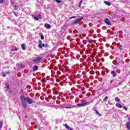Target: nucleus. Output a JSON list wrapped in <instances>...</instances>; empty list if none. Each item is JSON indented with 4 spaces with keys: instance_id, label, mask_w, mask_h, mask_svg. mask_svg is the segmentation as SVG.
<instances>
[{
    "instance_id": "nucleus-21",
    "label": "nucleus",
    "mask_w": 130,
    "mask_h": 130,
    "mask_svg": "<svg viewBox=\"0 0 130 130\" xmlns=\"http://www.w3.org/2000/svg\"><path fill=\"white\" fill-rule=\"evenodd\" d=\"M65 108L67 109H71L72 108H74V106L66 107Z\"/></svg>"
},
{
    "instance_id": "nucleus-29",
    "label": "nucleus",
    "mask_w": 130,
    "mask_h": 130,
    "mask_svg": "<svg viewBox=\"0 0 130 130\" xmlns=\"http://www.w3.org/2000/svg\"><path fill=\"white\" fill-rule=\"evenodd\" d=\"M13 14H14L15 17H18V14H17V13L16 12H15V11L13 12Z\"/></svg>"
},
{
    "instance_id": "nucleus-5",
    "label": "nucleus",
    "mask_w": 130,
    "mask_h": 130,
    "mask_svg": "<svg viewBox=\"0 0 130 130\" xmlns=\"http://www.w3.org/2000/svg\"><path fill=\"white\" fill-rule=\"evenodd\" d=\"M34 19L35 21H38L40 19H42V16L41 15L39 14L37 16L34 17Z\"/></svg>"
},
{
    "instance_id": "nucleus-34",
    "label": "nucleus",
    "mask_w": 130,
    "mask_h": 130,
    "mask_svg": "<svg viewBox=\"0 0 130 130\" xmlns=\"http://www.w3.org/2000/svg\"><path fill=\"white\" fill-rule=\"evenodd\" d=\"M76 18V16H73L70 18V20H72V19H75Z\"/></svg>"
},
{
    "instance_id": "nucleus-7",
    "label": "nucleus",
    "mask_w": 130,
    "mask_h": 130,
    "mask_svg": "<svg viewBox=\"0 0 130 130\" xmlns=\"http://www.w3.org/2000/svg\"><path fill=\"white\" fill-rule=\"evenodd\" d=\"M64 126H65L66 128H67V129L68 130H74L72 128H71L70 126L67 124H64Z\"/></svg>"
},
{
    "instance_id": "nucleus-4",
    "label": "nucleus",
    "mask_w": 130,
    "mask_h": 130,
    "mask_svg": "<svg viewBox=\"0 0 130 130\" xmlns=\"http://www.w3.org/2000/svg\"><path fill=\"white\" fill-rule=\"evenodd\" d=\"M83 19H84V18L81 17L80 18L77 19V20H73V24L74 25H76V24H78V23H79V22H80V21H82V20H83Z\"/></svg>"
},
{
    "instance_id": "nucleus-20",
    "label": "nucleus",
    "mask_w": 130,
    "mask_h": 130,
    "mask_svg": "<svg viewBox=\"0 0 130 130\" xmlns=\"http://www.w3.org/2000/svg\"><path fill=\"white\" fill-rule=\"evenodd\" d=\"M48 45L47 44H43L42 45V47H48Z\"/></svg>"
},
{
    "instance_id": "nucleus-38",
    "label": "nucleus",
    "mask_w": 130,
    "mask_h": 130,
    "mask_svg": "<svg viewBox=\"0 0 130 130\" xmlns=\"http://www.w3.org/2000/svg\"><path fill=\"white\" fill-rule=\"evenodd\" d=\"M83 3V2L82 1H80V4H81L82 5V3Z\"/></svg>"
},
{
    "instance_id": "nucleus-16",
    "label": "nucleus",
    "mask_w": 130,
    "mask_h": 130,
    "mask_svg": "<svg viewBox=\"0 0 130 130\" xmlns=\"http://www.w3.org/2000/svg\"><path fill=\"white\" fill-rule=\"evenodd\" d=\"M10 74L9 72H5L3 74V77H7V75H9Z\"/></svg>"
},
{
    "instance_id": "nucleus-41",
    "label": "nucleus",
    "mask_w": 130,
    "mask_h": 130,
    "mask_svg": "<svg viewBox=\"0 0 130 130\" xmlns=\"http://www.w3.org/2000/svg\"><path fill=\"white\" fill-rule=\"evenodd\" d=\"M118 63H117V66L118 65Z\"/></svg>"
},
{
    "instance_id": "nucleus-40",
    "label": "nucleus",
    "mask_w": 130,
    "mask_h": 130,
    "mask_svg": "<svg viewBox=\"0 0 130 130\" xmlns=\"http://www.w3.org/2000/svg\"><path fill=\"white\" fill-rule=\"evenodd\" d=\"M110 105H112V103H110Z\"/></svg>"
},
{
    "instance_id": "nucleus-8",
    "label": "nucleus",
    "mask_w": 130,
    "mask_h": 130,
    "mask_svg": "<svg viewBox=\"0 0 130 130\" xmlns=\"http://www.w3.org/2000/svg\"><path fill=\"white\" fill-rule=\"evenodd\" d=\"M45 27L46 29H50V28H51V26L48 23H46L45 24Z\"/></svg>"
},
{
    "instance_id": "nucleus-19",
    "label": "nucleus",
    "mask_w": 130,
    "mask_h": 130,
    "mask_svg": "<svg viewBox=\"0 0 130 130\" xmlns=\"http://www.w3.org/2000/svg\"><path fill=\"white\" fill-rule=\"evenodd\" d=\"M115 100L116 101V102H119V101H120V100H119V98L118 97L115 98Z\"/></svg>"
},
{
    "instance_id": "nucleus-25",
    "label": "nucleus",
    "mask_w": 130,
    "mask_h": 130,
    "mask_svg": "<svg viewBox=\"0 0 130 130\" xmlns=\"http://www.w3.org/2000/svg\"><path fill=\"white\" fill-rule=\"evenodd\" d=\"M3 127V121L0 122V128H2Z\"/></svg>"
},
{
    "instance_id": "nucleus-18",
    "label": "nucleus",
    "mask_w": 130,
    "mask_h": 130,
    "mask_svg": "<svg viewBox=\"0 0 130 130\" xmlns=\"http://www.w3.org/2000/svg\"><path fill=\"white\" fill-rule=\"evenodd\" d=\"M40 36H41V39H42V40H43V39H44V36L43 35V34H40Z\"/></svg>"
},
{
    "instance_id": "nucleus-1",
    "label": "nucleus",
    "mask_w": 130,
    "mask_h": 130,
    "mask_svg": "<svg viewBox=\"0 0 130 130\" xmlns=\"http://www.w3.org/2000/svg\"><path fill=\"white\" fill-rule=\"evenodd\" d=\"M20 100L22 102V106L24 108H27V102L28 104L34 103V101L29 97L25 98L24 94H21L20 96Z\"/></svg>"
},
{
    "instance_id": "nucleus-45",
    "label": "nucleus",
    "mask_w": 130,
    "mask_h": 130,
    "mask_svg": "<svg viewBox=\"0 0 130 130\" xmlns=\"http://www.w3.org/2000/svg\"><path fill=\"white\" fill-rule=\"evenodd\" d=\"M111 83H112V81H111Z\"/></svg>"
},
{
    "instance_id": "nucleus-2",
    "label": "nucleus",
    "mask_w": 130,
    "mask_h": 130,
    "mask_svg": "<svg viewBox=\"0 0 130 130\" xmlns=\"http://www.w3.org/2000/svg\"><path fill=\"white\" fill-rule=\"evenodd\" d=\"M41 60H42V57H37L33 59V61L35 63H39Z\"/></svg>"
},
{
    "instance_id": "nucleus-13",
    "label": "nucleus",
    "mask_w": 130,
    "mask_h": 130,
    "mask_svg": "<svg viewBox=\"0 0 130 130\" xmlns=\"http://www.w3.org/2000/svg\"><path fill=\"white\" fill-rule=\"evenodd\" d=\"M129 125H130V121H129L126 123V126L127 127V128H130Z\"/></svg>"
},
{
    "instance_id": "nucleus-27",
    "label": "nucleus",
    "mask_w": 130,
    "mask_h": 130,
    "mask_svg": "<svg viewBox=\"0 0 130 130\" xmlns=\"http://www.w3.org/2000/svg\"><path fill=\"white\" fill-rule=\"evenodd\" d=\"M6 88H7V90H8L9 88H10V85H9V84H7L6 86Z\"/></svg>"
},
{
    "instance_id": "nucleus-33",
    "label": "nucleus",
    "mask_w": 130,
    "mask_h": 130,
    "mask_svg": "<svg viewBox=\"0 0 130 130\" xmlns=\"http://www.w3.org/2000/svg\"><path fill=\"white\" fill-rule=\"evenodd\" d=\"M10 3H11V5H12V6L14 5V1H13V0H11V1H10Z\"/></svg>"
},
{
    "instance_id": "nucleus-23",
    "label": "nucleus",
    "mask_w": 130,
    "mask_h": 130,
    "mask_svg": "<svg viewBox=\"0 0 130 130\" xmlns=\"http://www.w3.org/2000/svg\"><path fill=\"white\" fill-rule=\"evenodd\" d=\"M88 43H89V44H92V43H93V40L90 39L89 40Z\"/></svg>"
},
{
    "instance_id": "nucleus-37",
    "label": "nucleus",
    "mask_w": 130,
    "mask_h": 130,
    "mask_svg": "<svg viewBox=\"0 0 130 130\" xmlns=\"http://www.w3.org/2000/svg\"><path fill=\"white\" fill-rule=\"evenodd\" d=\"M4 3V0H0V4H3Z\"/></svg>"
},
{
    "instance_id": "nucleus-42",
    "label": "nucleus",
    "mask_w": 130,
    "mask_h": 130,
    "mask_svg": "<svg viewBox=\"0 0 130 130\" xmlns=\"http://www.w3.org/2000/svg\"><path fill=\"white\" fill-rule=\"evenodd\" d=\"M128 130H130V128H128Z\"/></svg>"
},
{
    "instance_id": "nucleus-6",
    "label": "nucleus",
    "mask_w": 130,
    "mask_h": 130,
    "mask_svg": "<svg viewBox=\"0 0 130 130\" xmlns=\"http://www.w3.org/2000/svg\"><path fill=\"white\" fill-rule=\"evenodd\" d=\"M105 23H106V24H107V25H109V26L111 25V22H110V21H109V19H108V18H106L105 19Z\"/></svg>"
},
{
    "instance_id": "nucleus-44",
    "label": "nucleus",
    "mask_w": 130,
    "mask_h": 130,
    "mask_svg": "<svg viewBox=\"0 0 130 130\" xmlns=\"http://www.w3.org/2000/svg\"><path fill=\"white\" fill-rule=\"evenodd\" d=\"M128 119H129V120H130V118H128Z\"/></svg>"
},
{
    "instance_id": "nucleus-32",
    "label": "nucleus",
    "mask_w": 130,
    "mask_h": 130,
    "mask_svg": "<svg viewBox=\"0 0 130 130\" xmlns=\"http://www.w3.org/2000/svg\"><path fill=\"white\" fill-rule=\"evenodd\" d=\"M95 113H96V114H97L98 115H99L100 114L99 112H98L96 110H95Z\"/></svg>"
},
{
    "instance_id": "nucleus-3",
    "label": "nucleus",
    "mask_w": 130,
    "mask_h": 130,
    "mask_svg": "<svg viewBox=\"0 0 130 130\" xmlns=\"http://www.w3.org/2000/svg\"><path fill=\"white\" fill-rule=\"evenodd\" d=\"M88 105V102L83 103L81 104H78L77 106H75V107H84L86 105Z\"/></svg>"
},
{
    "instance_id": "nucleus-12",
    "label": "nucleus",
    "mask_w": 130,
    "mask_h": 130,
    "mask_svg": "<svg viewBox=\"0 0 130 130\" xmlns=\"http://www.w3.org/2000/svg\"><path fill=\"white\" fill-rule=\"evenodd\" d=\"M38 70V66H35L34 68H33V71L34 72H36V71H37Z\"/></svg>"
},
{
    "instance_id": "nucleus-39",
    "label": "nucleus",
    "mask_w": 130,
    "mask_h": 130,
    "mask_svg": "<svg viewBox=\"0 0 130 130\" xmlns=\"http://www.w3.org/2000/svg\"><path fill=\"white\" fill-rule=\"evenodd\" d=\"M82 4H79V8L81 7V5Z\"/></svg>"
},
{
    "instance_id": "nucleus-30",
    "label": "nucleus",
    "mask_w": 130,
    "mask_h": 130,
    "mask_svg": "<svg viewBox=\"0 0 130 130\" xmlns=\"http://www.w3.org/2000/svg\"><path fill=\"white\" fill-rule=\"evenodd\" d=\"M108 99V96H105V99H104V101H106Z\"/></svg>"
},
{
    "instance_id": "nucleus-17",
    "label": "nucleus",
    "mask_w": 130,
    "mask_h": 130,
    "mask_svg": "<svg viewBox=\"0 0 130 130\" xmlns=\"http://www.w3.org/2000/svg\"><path fill=\"white\" fill-rule=\"evenodd\" d=\"M18 67L20 69H22V68H24V65H23L22 63H20L19 64Z\"/></svg>"
},
{
    "instance_id": "nucleus-31",
    "label": "nucleus",
    "mask_w": 130,
    "mask_h": 130,
    "mask_svg": "<svg viewBox=\"0 0 130 130\" xmlns=\"http://www.w3.org/2000/svg\"><path fill=\"white\" fill-rule=\"evenodd\" d=\"M6 91H8L9 93H12V90L10 89H6Z\"/></svg>"
},
{
    "instance_id": "nucleus-24",
    "label": "nucleus",
    "mask_w": 130,
    "mask_h": 130,
    "mask_svg": "<svg viewBox=\"0 0 130 130\" xmlns=\"http://www.w3.org/2000/svg\"><path fill=\"white\" fill-rule=\"evenodd\" d=\"M122 84V82H120L118 83V84H117L116 85V87H118V86H120V85H121Z\"/></svg>"
},
{
    "instance_id": "nucleus-10",
    "label": "nucleus",
    "mask_w": 130,
    "mask_h": 130,
    "mask_svg": "<svg viewBox=\"0 0 130 130\" xmlns=\"http://www.w3.org/2000/svg\"><path fill=\"white\" fill-rule=\"evenodd\" d=\"M111 75H112L113 78H115L116 77V73H115V71L113 70L111 73Z\"/></svg>"
},
{
    "instance_id": "nucleus-11",
    "label": "nucleus",
    "mask_w": 130,
    "mask_h": 130,
    "mask_svg": "<svg viewBox=\"0 0 130 130\" xmlns=\"http://www.w3.org/2000/svg\"><path fill=\"white\" fill-rule=\"evenodd\" d=\"M39 48H42V40L39 41Z\"/></svg>"
},
{
    "instance_id": "nucleus-36",
    "label": "nucleus",
    "mask_w": 130,
    "mask_h": 130,
    "mask_svg": "<svg viewBox=\"0 0 130 130\" xmlns=\"http://www.w3.org/2000/svg\"><path fill=\"white\" fill-rule=\"evenodd\" d=\"M118 48H119L120 50H122V48L121 46H119Z\"/></svg>"
},
{
    "instance_id": "nucleus-43",
    "label": "nucleus",
    "mask_w": 130,
    "mask_h": 130,
    "mask_svg": "<svg viewBox=\"0 0 130 130\" xmlns=\"http://www.w3.org/2000/svg\"><path fill=\"white\" fill-rule=\"evenodd\" d=\"M55 2H56V0H54Z\"/></svg>"
},
{
    "instance_id": "nucleus-35",
    "label": "nucleus",
    "mask_w": 130,
    "mask_h": 130,
    "mask_svg": "<svg viewBox=\"0 0 130 130\" xmlns=\"http://www.w3.org/2000/svg\"><path fill=\"white\" fill-rule=\"evenodd\" d=\"M123 108L124 109V110H127V108L126 107H123Z\"/></svg>"
},
{
    "instance_id": "nucleus-26",
    "label": "nucleus",
    "mask_w": 130,
    "mask_h": 130,
    "mask_svg": "<svg viewBox=\"0 0 130 130\" xmlns=\"http://www.w3.org/2000/svg\"><path fill=\"white\" fill-rule=\"evenodd\" d=\"M13 7L15 10H18V6L17 5H14Z\"/></svg>"
},
{
    "instance_id": "nucleus-9",
    "label": "nucleus",
    "mask_w": 130,
    "mask_h": 130,
    "mask_svg": "<svg viewBox=\"0 0 130 130\" xmlns=\"http://www.w3.org/2000/svg\"><path fill=\"white\" fill-rule=\"evenodd\" d=\"M21 48L23 50H26L27 47H26V45L25 44H22L21 45Z\"/></svg>"
},
{
    "instance_id": "nucleus-15",
    "label": "nucleus",
    "mask_w": 130,
    "mask_h": 130,
    "mask_svg": "<svg viewBox=\"0 0 130 130\" xmlns=\"http://www.w3.org/2000/svg\"><path fill=\"white\" fill-rule=\"evenodd\" d=\"M116 106H117V107H118L119 108H122V105H121L120 104H116Z\"/></svg>"
},
{
    "instance_id": "nucleus-28",
    "label": "nucleus",
    "mask_w": 130,
    "mask_h": 130,
    "mask_svg": "<svg viewBox=\"0 0 130 130\" xmlns=\"http://www.w3.org/2000/svg\"><path fill=\"white\" fill-rule=\"evenodd\" d=\"M56 3H57L58 4H60V3H61V0H56Z\"/></svg>"
},
{
    "instance_id": "nucleus-14",
    "label": "nucleus",
    "mask_w": 130,
    "mask_h": 130,
    "mask_svg": "<svg viewBox=\"0 0 130 130\" xmlns=\"http://www.w3.org/2000/svg\"><path fill=\"white\" fill-rule=\"evenodd\" d=\"M104 4H105V5H107V6H111V3H110V2H108L107 1H105L104 2Z\"/></svg>"
},
{
    "instance_id": "nucleus-22",
    "label": "nucleus",
    "mask_w": 130,
    "mask_h": 130,
    "mask_svg": "<svg viewBox=\"0 0 130 130\" xmlns=\"http://www.w3.org/2000/svg\"><path fill=\"white\" fill-rule=\"evenodd\" d=\"M19 50V48H15L14 49H13L12 50V51H18Z\"/></svg>"
}]
</instances>
